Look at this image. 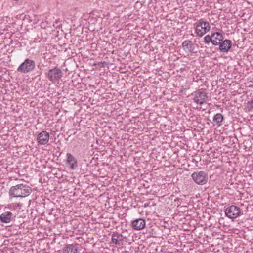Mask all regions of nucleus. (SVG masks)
<instances>
[{
    "mask_svg": "<svg viewBox=\"0 0 253 253\" xmlns=\"http://www.w3.org/2000/svg\"><path fill=\"white\" fill-rule=\"evenodd\" d=\"M31 188L26 184H20L12 186L9 192V195L13 197H26L31 192Z\"/></svg>",
    "mask_w": 253,
    "mask_h": 253,
    "instance_id": "obj_1",
    "label": "nucleus"
},
{
    "mask_svg": "<svg viewBox=\"0 0 253 253\" xmlns=\"http://www.w3.org/2000/svg\"><path fill=\"white\" fill-rule=\"evenodd\" d=\"M35 68V62L34 60L26 59L18 67L17 71L21 73H28L33 71Z\"/></svg>",
    "mask_w": 253,
    "mask_h": 253,
    "instance_id": "obj_2",
    "label": "nucleus"
},
{
    "mask_svg": "<svg viewBox=\"0 0 253 253\" xmlns=\"http://www.w3.org/2000/svg\"><path fill=\"white\" fill-rule=\"evenodd\" d=\"M195 26V31L197 35L202 37L210 29V26L209 22L200 20L194 24Z\"/></svg>",
    "mask_w": 253,
    "mask_h": 253,
    "instance_id": "obj_3",
    "label": "nucleus"
},
{
    "mask_svg": "<svg viewBox=\"0 0 253 253\" xmlns=\"http://www.w3.org/2000/svg\"><path fill=\"white\" fill-rule=\"evenodd\" d=\"M63 74V72L60 68L55 67L50 69L46 74V75L50 81L55 83L60 79Z\"/></svg>",
    "mask_w": 253,
    "mask_h": 253,
    "instance_id": "obj_4",
    "label": "nucleus"
},
{
    "mask_svg": "<svg viewBox=\"0 0 253 253\" xmlns=\"http://www.w3.org/2000/svg\"><path fill=\"white\" fill-rule=\"evenodd\" d=\"M194 182L199 185H204L208 181V174L203 171L194 172L191 175Z\"/></svg>",
    "mask_w": 253,
    "mask_h": 253,
    "instance_id": "obj_5",
    "label": "nucleus"
},
{
    "mask_svg": "<svg viewBox=\"0 0 253 253\" xmlns=\"http://www.w3.org/2000/svg\"><path fill=\"white\" fill-rule=\"evenodd\" d=\"M241 212L240 208L235 205L227 207L225 211L226 215L232 219L237 218L240 215Z\"/></svg>",
    "mask_w": 253,
    "mask_h": 253,
    "instance_id": "obj_6",
    "label": "nucleus"
},
{
    "mask_svg": "<svg viewBox=\"0 0 253 253\" xmlns=\"http://www.w3.org/2000/svg\"><path fill=\"white\" fill-rule=\"evenodd\" d=\"M208 98L207 93L204 91L200 90L195 92L193 100L197 104L202 105L207 102Z\"/></svg>",
    "mask_w": 253,
    "mask_h": 253,
    "instance_id": "obj_7",
    "label": "nucleus"
},
{
    "mask_svg": "<svg viewBox=\"0 0 253 253\" xmlns=\"http://www.w3.org/2000/svg\"><path fill=\"white\" fill-rule=\"evenodd\" d=\"M49 134L48 132L43 130L39 133L37 137V141L40 145H45L48 143Z\"/></svg>",
    "mask_w": 253,
    "mask_h": 253,
    "instance_id": "obj_8",
    "label": "nucleus"
},
{
    "mask_svg": "<svg viewBox=\"0 0 253 253\" xmlns=\"http://www.w3.org/2000/svg\"><path fill=\"white\" fill-rule=\"evenodd\" d=\"M66 157V166L70 169H75L78 167L77 160L70 153H67Z\"/></svg>",
    "mask_w": 253,
    "mask_h": 253,
    "instance_id": "obj_9",
    "label": "nucleus"
},
{
    "mask_svg": "<svg viewBox=\"0 0 253 253\" xmlns=\"http://www.w3.org/2000/svg\"><path fill=\"white\" fill-rule=\"evenodd\" d=\"M111 242L117 247H120L123 245V236L122 234L117 232H114L111 235Z\"/></svg>",
    "mask_w": 253,
    "mask_h": 253,
    "instance_id": "obj_10",
    "label": "nucleus"
},
{
    "mask_svg": "<svg viewBox=\"0 0 253 253\" xmlns=\"http://www.w3.org/2000/svg\"><path fill=\"white\" fill-rule=\"evenodd\" d=\"M145 220L142 218L137 219L132 222V226L135 230H140L145 226Z\"/></svg>",
    "mask_w": 253,
    "mask_h": 253,
    "instance_id": "obj_11",
    "label": "nucleus"
},
{
    "mask_svg": "<svg viewBox=\"0 0 253 253\" xmlns=\"http://www.w3.org/2000/svg\"><path fill=\"white\" fill-rule=\"evenodd\" d=\"M218 45H219V49L221 52H227L231 48L232 42L229 40H225L222 41Z\"/></svg>",
    "mask_w": 253,
    "mask_h": 253,
    "instance_id": "obj_12",
    "label": "nucleus"
},
{
    "mask_svg": "<svg viewBox=\"0 0 253 253\" xmlns=\"http://www.w3.org/2000/svg\"><path fill=\"white\" fill-rule=\"evenodd\" d=\"M213 41H211L212 43L214 45H218L219 44L223 41V35L219 32H215L212 34Z\"/></svg>",
    "mask_w": 253,
    "mask_h": 253,
    "instance_id": "obj_13",
    "label": "nucleus"
},
{
    "mask_svg": "<svg viewBox=\"0 0 253 253\" xmlns=\"http://www.w3.org/2000/svg\"><path fill=\"white\" fill-rule=\"evenodd\" d=\"M182 46L185 51L189 52H194V46L192 41L185 40L183 42Z\"/></svg>",
    "mask_w": 253,
    "mask_h": 253,
    "instance_id": "obj_14",
    "label": "nucleus"
},
{
    "mask_svg": "<svg viewBox=\"0 0 253 253\" xmlns=\"http://www.w3.org/2000/svg\"><path fill=\"white\" fill-rule=\"evenodd\" d=\"M78 249L73 244L67 245L63 250V253H77Z\"/></svg>",
    "mask_w": 253,
    "mask_h": 253,
    "instance_id": "obj_15",
    "label": "nucleus"
},
{
    "mask_svg": "<svg viewBox=\"0 0 253 253\" xmlns=\"http://www.w3.org/2000/svg\"><path fill=\"white\" fill-rule=\"evenodd\" d=\"M12 215V214L10 211L3 213L0 215V221L3 223H9L11 221Z\"/></svg>",
    "mask_w": 253,
    "mask_h": 253,
    "instance_id": "obj_16",
    "label": "nucleus"
},
{
    "mask_svg": "<svg viewBox=\"0 0 253 253\" xmlns=\"http://www.w3.org/2000/svg\"><path fill=\"white\" fill-rule=\"evenodd\" d=\"M223 120V116L221 113L216 114L213 118V121L215 122L218 126L221 125Z\"/></svg>",
    "mask_w": 253,
    "mask_h": 253,
    "instance_id": "obj_17",
    "label": "nucleus"
},
{
    "mask_svg": "<svg viewBox=\"0 0 253 253\" xmlns=\"http://www.w3.org/2000/svg\"><path fill=\"white\" fill-rule=\"evenodd\" d=\"M204 41L206 43H209L210 42H211L213 41L212 35L210 36V35H206L204 37Z\"/></svg>",
    "mask_w": 253,
    "mask_h": 253,
    "instance_id": "obj_18",
    "label": "nucleus"
},
{
    "mask_svg": "<svg viewBox=\"0 0 253 253\" xmlns=\"http://www.w3.org/2000/svg\"><path fill=\"white\" fill-rule=\"evenodd\" d=\"M248 106L250 109H253V100L248 102Z\"/></svg>",
    "mask_w": 253,
    "mask_h": 253,
    "instance_id": "obj_19",
    "label": "nucleus"
},
{
    "mask_svg": "<svg viewBox=\"0 0 253 253\" xmlns=\"http://www.w3.org/2000/svg\"><path fill=\"white\" fill-rule=\"evenodd\" d=\"M102 64V66L104 67V65H107V63L106 62H103L101 63Z\"/></svg>",
    "mask_w": 253,
    "mask_h": 253,
    "instance_id": "obj_20",
    "label": "nucleus"
},
{
    "mask_svg": "<svg viewBox=\"0 0 253 253\" xmlns=\"http://www.w3.org/2000/svg\"><path fill=\"white\" fill-rule=\"evenodd\" d=\"M24 17V18H26L27 20H29V18L30 17Z\"/></svg>",
    "mask_w": 253,
    "mask_h": 253,
    "instance_id": "obj_21",
    "label": "nucleus"
},
{
    "mask_svg": "<svg viewBox=\"0 0 253 253\" xmlns=\"http://www.w3.org/2000/svg\"><path fill=\"white\" fill-rule=\"evenodd\" d=\"M245 13H243V15H242V16H244Z\"/></svg>",
    "mask_w": 253,
    "mask_h": 253,
    "instance_id": "obj_22",
    "label": "nucleus"
}]
</instances>
